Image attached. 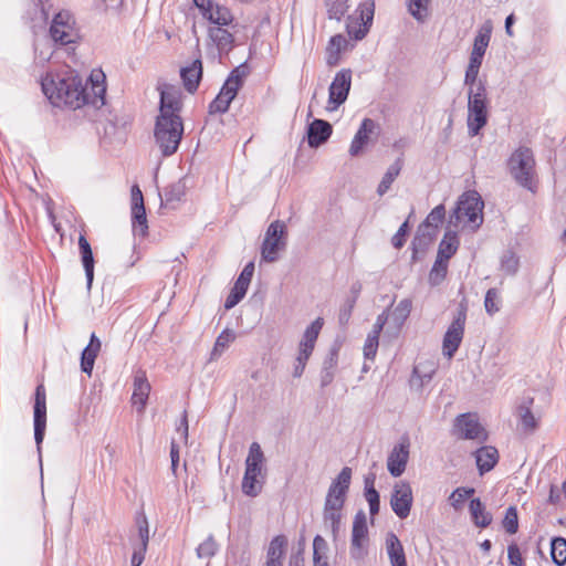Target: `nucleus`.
Instances as JSON below:
<instances>
[{
  "label": "nucleus",
  "mask_w": 566,
  "mask_h": 566,
  "mask_svg": "<svg viewBox=\"0 0 566 566\" xmlns=\"http://www.w3.org/2000/svg\"><path fill=\"white\" fill-rule=\"evenodd\" d=\"M533 398H528L517 408L523 430L528 433L534 432L538 427V422L531 410V405L533 403Z\"/></svg>",
  "instance_id": "nucleus-34"
},
{
  "label": "nucleus",
  "mask_w": 566,
  "mask_h": 566,
  "mask_svg": "<svg viewBox=\"0 0 566 566\" xmlns=\"http://www.w3.org/2000/svg\"><path fill=\"white\" fill-rule=\"evenodd\" d=\"M248 287L249 285L237 280L229 295L226 298L224 308L231 310L237 304H239L240 301L245 296Z\"/></svg>",
  "instance_id": "nucleus-42"
},
{
  "label": "nucleus",
  "mask_w": 566,
  "mask_h": 566,
  "mask_svg": "<svg viewBox=\"0 0 566 566\" xmlns=\"http://www.w3.org/2000/svg\"><path fill=\"white\" fill-rule=\"evenodd\" d=\"M491 39V28H482L474 39L472 52L473 55L484 56Z\"/></svg>",
  "instance_id": "nucleus-47"
},
{
  "label": "nucleus",
  "mask_w": 566,
  "mask_h": 566,
  "mask_svg": "<svg viewBox=\"0 0 566 566\" xmlns=\"http://www.w3.org/2000/svg\"><path fill=\"white\" fill-rule=\"evenodd\" d=\"M412 308V302L410 298L401 300L391 313V319L397 327L400 329L406 319L409 317Z\"/></svg>",
  "instance_id": "nucleus-39"
},
{
  "label": "nucleus",
  "mask_w": 566,
  "mask_h": 566,
  "mask_svg": "<svg viewBox=\"0 0 566 566\" xmlns=\"http://www.w3.org/2000/svg\"><path fill=\"white\" fill-rule=\"evenodd\" d=\"M150 392V384L146 377V373L138 369L134 376V390L132 395L133 405H139L138 411L145 409Z\"/></svg>",
  "instance_id": "nucleus-22"
},
{
  "label": "nucleus",
  "mask_w": 566,
  "mask_h": 566,
  "mask_svg": "<svg viewBox=\"0 0 566 566\" xmlns=\"http://www.w3.org/2000/svg\"><path fill=\"white\" fill-rule=\"evenodd\" d=\"M136 525L138 528V536L140 539L139 546H143V549H147L149 542V527L147 517L143 512L137 514Z\"/></svg>",
  "instance_id": "nucleus-53"
},
{
  "label": "nucleus",
  "mask_w": 566,
  "mask_h": 566,
  "mask_svg": "<svg viewBox=\"0 0 566 566\" xmlns=\"http://www.w3.org/2000/svg\"><path fill=\"white\" fill-rule=\"evenodd\" d=\"M102 343L95 333L91 334L90 342L81 354V370L87 376L92 375L95 359L101 350Z\"/></svg>",
  "instance_id": "nucleus-23"
},
{
  "label": "nucleus",
  "mask_w": 566,
  "mask_h": 566,
  "mask_svg": "<svg viewBox=\"0 0 566 566\" xmlns=\"http://www.w3.org/2000/svg\"><path fill=\"white\" fill-rule=\"evenodd\" d=\"M327 552V542L321 535H316L313 539V562L316 560V558L319 560L328 559Z\"/></svg>",
  "instance_id": "nucleus-58"
},
{
  "label": "nucleus",
  "mask_w": 566,
  "mask_h": 566,
  "mask_svg": "<svg viewBox=\"0 0 566 566\" xmlns=\"http://www.w3.org/2000/svg\"><path fill=\"white\" fill-rule=\"evenodd\" d=\"M409 438L403 437L389 453L387 459V469L394 478H398L405 472L409 460Z\"/></svg>",
  "instance_id": "nucleus-17"
},
{
  "label": "nucleus",
  "mask_w": 566,
  "mask_h": 566,
  "mask_svg": "<svg viewBox=\"0 0 566 566\" xmlns=\"http://www.w3.org/2000/svg\"><path fill=\"white\" fill-rule=\"evenodd\" d=\"M49 35L55 45L70 46L80 42L81 33L76 20L69 10H61L54 14Z\"/></svg>",
  "instance_id": "nucleus-6"
},
{
  "label": "nucleus",
  "mask_w": 566,
  "mask_h": 566,
  "mask_svg": "<svg viewBox=\"0 0 566 566\" xmlns=\"http://www.w3.org/2000/svg\"><path fill=\"white\" fill-rule=\"evenodd\" d=\"M203 18L209 22L217 24V27L229 25L233 21V15L230 9L218 3L212 4L210 10H206V12H203Z\"/></svg>",
  "instance_id": "nucleus-31"
},
{
  "label": "nucleus",
  "mask_w": 566,
  "mask_h": 566,
  "mask_svg": "<svg viewBox=\"0 0 566 566\" xmlns=\"http://www.w3.org/2000/svg\"><path fill=\"white\" fill-rule=\"evenodd\" d=\"M132 209L145 208L144 197L138 185H134L130 191Z\"/></svg>",
  "instance_id": "nucleus-64"
},
{
  "label": "nucleus",
  "mask_w": 566,
  "mask_h": 566,
  "mask_svg": "<svg viewBox=\"0 0 566 566\" xmlns=\"http://www.w3.org/2000/svg\"><path fill=\"white\" fill-rule=\"evenodd\" d=\"M429 0H408L409 13L419 22L424 21L428 15Z\"/></svg>",
  "instance_id": "nucleus-49"
},
{
  "label": "nucleus",
  "mask_w": 566,
  "mask_h": 566,
  "mask_svg": "<svg viewBox=\"0 0 566 566\" xmlns=\"http://www.w3.org/2000/svg\"><path fill=\"white\" fill-rule=\"evenodd\" d=\"M500 296L499 291L495 287L489 289L484 297L485 312L489 315H494L500 311Z\"/></svg>",
  "instance_id": "nucleus-51"
},
{
  "label": "nucleus",
  "mask_w": 566,
  "mask_h": 566,
  "mask_svg": "<svg viewBox=\"0 0 566 566\" xmlns=\"http://www.w3.org/2000/svg\"><path fill=\"white\" fill-rule=\"evenodd\" d=\"M484 201L475 190L467 191L460 196L457 207L450 214L449 224L458 228L461 222L475 232L483 223Z\"/></svg>",
  "instance_id": "nucleus-2"
},
{
  "label": "nucleus",
  "mask_w": 566,
  "mask_h": 566,
  "mask_svg": "<svg viewBox=\"0 0 566 566\" xmlns=\"http://www.w3.org/2000/svg\"><path fill=\"white\" fill-rule=\"evenodd\" d=\"M263 460L264 455L260 444L253 442L245 459V472L242 480V492L245 495L254 497L261 492L262 484L258 478L261 475Z\"/></svg>",
  "instance_id": "nucleus-7"
},
{
  "label": "nucleus",
  "mask_w": 566,
  "mask_h": 566,
  "mask_svg": "<svg viewBox=\"0 0 566 566\" xmlns=\"http://www.w3.org/2000/svg\"><path fill=\"white\" fill-rule=\"evenodd\" d=\"M432 379V373H426L423 375L420 374L417 367L412 370V376L409 380L410 388L416 391H421L426 385H428Z\"/></svg>",
  "instance_id": "nucleus-55"
},
{
  "label": "nucleus",
  "mask_w": 566,
  "mask_h": 566,
  "mask_svg": "<svg viewBox=\"0 0 566 566\" xmlns=\"http://www.w3.org/2000/svg\"><path fill=\"white\" fill-rule=\"evenodd\" d=\"M469 511L475 526L485 528L492 523V514L485 510V505L479 497L470 501Z\"/></svg>",
  "instance_id": "nucleus-30"
},
{
  "label": "nucleus",
  "mask_w": 566,
  "mask_h": 566,
  "mask_svg": "<svg viewBox=\"0 0 566 566\" xmlns=\"http://www.w3.org/2000/svg\"><path fill=\"white\" fill-rule=\"evenodd\" d=\"M409 233V223L405 221L398 229L397 233L391 239V244L396 249H401L406 243V237Z\"/></svg>",
  "instance_id": "nucleus-61"
},
{
  "label": "nucleus",
  "mask_w": 566,
  "mask_h": 566,
  "mask_svg": "<svg viewBox=\"0 0 566 566\" xmlns=\"http://www.w3.org/2000/svg\"><path fill=\"white\" fill-rule=\"evenodd\" d=\"M238 93L228 85H222L219 94L209 104V114H224L228 112L231 102L237 97Z\"/></svg>",
  "instance_id": "nucleus-27"
},
{
  "label": "nucleus",
  "mask_w": 566,
  "mask_h": 566,
  "mask_svg": "<svg viewBox=\"0 0 566 566\" xmlns=\"http://www.w3.org/2000/svg\"><path fill=\"white\" fill-rule=\"evenodd\" d=\"M208 35L220 53H229L232 50L234 36L222 27H210Z\"/></svg>",
  "instance_id": "nucleus-28"
},
{
  "label": "nucleus",
  "mask_w": 566,
  "mask_h": 566,
  "mask_svg": "<svg viewBox=\"0 0 566 566\" xmlns=\"http://www.w3.org/2000/svg\"><path fill=\"white\" fill-rule=\"evenodd\" d=\"M413 503L412 489L405 480L397 481L390 496V506L395 514L405 520L409 516Z\"/></svg>",
  "instance_id": "nucleus-15"
},
{
  "label": "nucleus",
  "mask_w": 566,
  "mask_h": 566,
  "mask_svg": "<svg viewBox=\"0 0 566 566\" xmlns=\"http://www.w3.org/2000/svg\"><path fill=\"white\" fill-rule=\"evenodd\" d=\"M323 325L324 321L322 317H317L314 322H312L311 325L305 329L300 344H306V346L314 348Z\"/></svg>",
  "instance_id": "nucleus-41"
},
{
  "label": "nucleus",
  "mask_w": 566,
  "mask_h": 566,
  "mask_svg": "<svg viewBox=\"0 0 566 566\" xmlns=\"http://www.w3.org/2000/svg\"><path fill=\"white\" fill-rule=\"evenodd\" d=\"M80 254H81V261H82V264H83V268L85 271L87 289L90 290L92 286V283H93V279H94L95 260H94L93 251H87V252H83Z\"/></svg>",
  "instance_id": "nucleus-54"
},
{
  "label": "nucleus",
  "mask_w": 566,
  "mask_h": 566,
  "mask_svg": "<svg viewBox=\"0 0 566 566\" xmlns=\"http://www.w3.org/2000/svg\"><path fill=\"white\" fill-rule=\"evenodd\" d=\"M488 124L486 87L479 81L475 87L468 92V130L470 136H476Z\"/></svg>",
  "instance_id": "nucleus-5"
},
{
  "label": "nucleus",
  "mask_w": 566,
  "mask_h": 566,
  "mask_svg": "<svg viewBox=\"0 0 566 566\" xmlns=\"http://www.w3.org/2000/svg\"><path fill=\"white\" fill-rule=\"evenodd\" d=\"M468 305L461 302L458 306L457 313L448 327L442 343L443 355L452 358L461 345L464 335V326L467 321Z\"/></svg>",
  "instance_id": "nucleus-10"
},
{
  "label": "nucleus",
  "mask_w": 566,
  "mask_h": 566,
  "mask_svg": "<svg viewBox=\"0 0 566 566\" xmlns=\"http://www.w3.org/2000/svg\"><path fill=\"white\" fill-rule=\"evenodd\" d=\"M352 480V469L344 467L331 483L324 507L328 511H342L346 501Z\"/></svg>",
  "instance_id": "nucleus-11"
},
{
  "label": "nucleus",
  "mask_w": 566,
  "mask_h": 566,
  "mask_svg": "<svg viewBox=\"0 0 566 566\" xmlns=\"http://www.w3.org/2000/svg\"><path fill=\"white\" fill-rule=\"evenodd\" d=\"M459 248V239L455 232L447 231L438 249L437 258L449 261Z\"/></svg>",
  "instance_id": "nucleus-33"
},
{
  "label": "nucleus",
  "mask_w": 566,
  "mask_h": 566,
  "mask_svg": "<svg viewBox=\"0 0 566 566\" xmlns=\"http://www.w3.org/2000/svg\"><path fill=\"white\" fill-rule=\"evenodd\" d=\"M286 226L283 221H273L265 232L261 247L262 259L266 262H275L280 251L286 247Z\"/></svg>",
  "instance_id": "nucleus-9"
},
{
  "label": "nucleus",
  "mask_w": 566,
  "mask_h": 566,
  "mask_svg": "<svg viewBox=\"0 0 566 566\" xmlns=\"http://www.w3.org/2000/svg\"><path fill=\"white\" fill-rule=\"evenodd\" d=\"M356 305L355 298H346L345 303L339 310L338 322L340 325H346L349 322L353 310Z\"/></svg>",
  "instance_id": "nucleus-60"
},
{
  "label": "nucleus",
  "mask_w": 566,
  "mask_h": 566,
  "mask_svg": "<svg viewBox=\"0 0 566 566\" xmlns=\"http://www.w3.org/2000/svg\"><path fill=\"white\" fill-rule=\"evenodd\" d=\"M375 127L376 124L371 118H365L361 122L360 127L354 136L349 147L350 156L356 157L363 151L364 147L368 144L369 136L374 133Z\"/></svg>",
  "instance_id": "nucleus-25"
},
{
  "label": "nucleus",
  "mask_w": 566,
  "mask_h": 566,
  "mask_svg": "<svg viewBox=\"0 0 566 566\" xmlns=\"http://www.w3.org/2000/svg\"><path fill=\"white\" fill-rule=\"evenodd\" d=\"M235 339V333L231 329H224L218 337L214 343V346L211 352V359L218 358L223 350Z\"/></svg>",
  "instance_id": "nucleus-44"
},
{
  "label": "nucleus",
  "mask_w": 566,
  "mask_h": 566,
  "mask_svg": "<svg viewBox=\"0 0 566 566\" xmlns=\"http://www.w3.org/2000/svg\"><path fill=\"white\" fill-rule=\"evenodd\" d=\"M509 170L521 187L535 193L537 184L535 177V158L531 148L520 147L509 158Z\"/></svg>",
  "instance_id": "nucleus-4"
},
{
  "label": "nucleus",
  "mask_w": 566,
  "mask_h": 566,
  "mask_svg": "<svg viewBox=\"0 0 566 566\" xmlns=\"http://www.w3.org/2000/svg\"><path fill=\"white\" fill-rule=\"evenodd\" d=\"M446 217V209L443 205L434 207L427 216L426 220L421 224H427L430 229L438 231L439 224L442 223Z\"/></svg>",
  "instance_id": "nucleus-52"
},
{
  "label": "nucleus",
  "mask_w": 566,
  "mask_h": 566,
  "mask_svg": "<svg viewBox=\"0 0 566 566\" xmlns=\"http://www.w3.org/2000/svg\"><path fill=\"white\" fill-rule=\"evenodd\" d=\"M33 426H34V440L39 455L41 457V446L45 436L46 428V395L42 384L38 385L34 392L33 406Z\"/></svg>",
  "instance_id": "nucleus-13"
},
{
  "label": "nucleus",
  "mask_w": 566,
  "mask_h": 566,
  "mask_svg": "<svg viewBox=\"0 0 566 566\" xmlns=\"http://www.w3.org/2000/svg\"><path fill=\"white\" fill-rule=\"evenodd\" d=\"M509 562L513 566H525V562L522 557L521 551L515 543H512L507 547Z\"/></svg>",
  "instance_id": "nucleus-62"
},
{
  "label": "nucleus",
  "mask_w": 566,
  "mask_h": 566,
  "mask_svg": "<svg viewBox=\"0 0 566 566\" xmlns=\"http://www.w3.org/2000/svg\"><path fill=\"white\" fill-rule=\"evenodd\" d=\"M102 81L94 80L93 75L83 83V78L72 73L66 76L57 75L51 82H43L42 90L50 102L55 106H67L77 109L83 106H92L99 109L105 105L106 85L104 74Z\"/></svg>",
  "instance_id": "nucleus-1"
},
{
  "label": "nucleus",
  "mask_w": 566,
  "mask_h": 566,
  "mask_svg": "<svg viewBox=\"0 0 566 566\" xmlns=\"http://www.w3.org/2000/svg\"><path fill=\"white\" fill-rule=\"evenodd\" d=\"M375 14V1L365 0L357 10L347 17L346 31L356 41L363 40L373 24Z\"/></svg>",
  "instance_id": "nucleus-8"
},
{
  "label": "nucleus",
  "mask_w": 566,
  "mask_h": 566,
  "mask_svg": "<svg viewBox=\"0 0 566 566\" xmlns=\"http://www.w3.org/2000/svg\"><path fill=\"white\" fill-rule=\"evenodd\" d=\"M338 350H339V348L337 346H333L329 349V353L323 363V368H325V370H327V369L335 370V368L337 366V361H338Z\"/></svg>",
  "instance_id": "nucleus-63"
},
{
  "label": "nucleus",
  "mask_w": 566,
  "mask_h": 566,
  "mask_svg": "<svg viewBox=\"0 0 566 566\" xmlns=\"http://www.w3.org/2000/svg\"><path fill=\"white\" fill-rule=\"evenodd\" d=\"M379 337L375 335H367L365 345H364V356L366 359H374L378 349Z\"/></svg>",
  "instance_id": "nucleus-59"
},
{
  "label": "nucleus",
  "mask_w": 566,
  "mask_h": 566,
  "mask_svg": "<svg viewBox=\"0 0 566 566\" xmlns=\"http://www.w3.org/2000/svg\"><path fill=\"white\" fill-rule=\"evenodd\" d=\"M187 179V176H185L165 188L166 203L178 202L181 200V198L186 195Z\"/></svg>",
  "instance_id": "nucleus-37"
},
{
  "label": "nucleus",
  "mask_w": 566,
  "mask_h": 566,
  "mask_svg": "<svg viewBox=\"0 0 566 566\" xmlns=\"http://www.w3.org/2000/svg\"><path fill=\"white\" fill-rule=\"evenodd\" d=\"M132 226L135 235L144 238L148 234V221L145 208L132 209Z\"/></svg>",
  "instance_id": "nucleus-38"
},
{
  "label": "nucleus",
  "mask_w": 566,
  "mask_h": 566,
  "mask_svg": "<svg viewBox=\"0 0 566 566\" xmlns=\"http://www.w3.org/2000/svg\"><path fill=\"white\" fill-rule=\"evenodd\" d=\"M386 551L391 566H408L403 546L394 532L386 536Z\"/></svg>",
  "instance_id": "nucleus-26"
},
{
  "label": "nucleus",
  "mask_w": 566,
  "mask_h": 566,
  "mask_svg": "<svg viewBox=\"0 0 566 566\" xmlns=\"http://www.w3.org/2000/svg\"><path fill=\"white\" fill-rule=\"evenodd\" d=\"M349 0H325V7L329 19L340 21L347 12Z\"/></svg>",
  "instance_id": "nucleus-43"
},
{
  "label": "nucleus",
  "mask_w": 566,
  "mask_h": 566,
  "mask_svg": "<svg viewBox=\"0 0 566 566\" xmlns=\"http://www.w3.org/2000/svg\"><path fill=\"white\" fill-rule=\"evenodd\" d=\"M352 86V71L343 69L337 72L328 88V104H332V109L337 108L348 97Z\"/></svg>",
  "instance_id": "nucleus-16"
},
{
  "label": "nucleus",
  "mask_w": 566,
  "mask_h": 566,
  "mask_svg": "<svg viewBox=\"0 0 566 566\" xmlns=\"http://www.w3.org/2000/svg\"><path fill=\"white\" fill-rule=\"evenodd\" d=\"M502 525L509 534H515L518 531V515L515 506L506 509Z\"/></svg>",
  "instance_id": "nucleus-50"
},
{
  "label": "nucleus",
  "mask_w": 566,
  "mask_h": 566,
  "mask_svg": "<svg viewBox=\"0 0 566 566\" xmlns=\"http://www.w3.org/2000/svg\"><path fill=\"white\" fill-rule=\"evenodd\" d=\"M518 256L511 250L504 251L501 258V271L507 275H515L518 271Z\"/></svg>",
  "instance_id": "nucleus-45"
},
{
  "label": "nucleus",
  "mask_w": 566,
  "mask_h": 566,
  "mask_svg": "<svg viewBox=\"0 0 566 566\" xmlns=\"http://www.w3.org/2000/svg\"><path fill=\"white\" fill-rule=\"evenodd\" d=\"M286 546L287 539L284 535L274 536L266 551L265 564H283Z\"/></svg>",
  "instance_id": "nucleus-29"
},
{
  "label": "nucleus",
  "mask_w": 566,
  "mask_h": 566,
  "mask_svg": "<svg viewBox=\"0 0 566 566\" xmlns=\"http://www.w3.org/2000/svg\"><path fill=\"white\" fill-rule=\"evenodd\" d=\"M402 164V159L397 158V160L389 166L381 181L378 185L377 193L379 196H384L390 189L391 184L395 181V179L399 176L401 171Z\"/></svg>",
  "instance_id": "nucleus-36"
},
{
  "label": "nucleus",
  "mask_w": 566,
  "mask_h": 566,
  "mask_svg": "<svg viewBox=\"0 0 566 566\" xmlns=\"http://www.w3.org/2000/svg\"><path fill=\"white\" fill-rule=\"evenodd\" d=\"M182 134L184 123L180 116L156 117L154 136L163 156H171L178 150Z\"/></svg>",
  "instance_id": "nucleus-3"
},
{
  "label": "nucleus",
  "mask_w": 566,
  "mask_h": 566,
  "mask_svg": "<svg viewBox=\"0 0 566 566\" xmlns=\"http://www.w3.org/2000/svg\"><path fill=\"white\" fill-rule=\"evenodd\" d=\"M250 74V66L247 62L234 67L228 75L223 85H228L229 88H234L238 93L243 86L244 80Z\"/></svg>",
  "instance_id": "nucleus-35"
},
{
  "label": "nucleus",
  "mask_w": 566,
  "mask_h": 566,
  "mask_svg": "<svg viewBox=\"0 0 566 566\" xmlns=\"http://www.w3.org/2000/svg\"><path fill=\"white\" fill-rule=\"evenodd\" d=\"M551 556L557 566L566 563V538L557 536L551 541Z\"/></svg>",
  "instance_id": "nucleus-40"
},
{
  "label": "nucleus",
  "mask_w": 566,
  "mask_h": 566,
  "mask_svg": "<svg viewBox=\"0 0 566 566\" xmlns=\"http://www.w3.org/2000/svg\"><path fill=\"white\" fill-rule=\"evenodd\" d=\"M218 549V544L212 535H209L208 538L202 542L197 547V556L199 558H210L214 556Z\"/></svg>",
  "instance_id": "nucleus-56"
},
{
  "label": "nucleus",
  "mask_w": 566,
  "mask_h": 566,
  "mask_svg": "<svg viewBox=\"0 0 566 566\" xmlns=\"http://www.w3.org/2000/svg\"><path fill=\"white\" fill-rule=\"evenodd\" d=\"M333 133L331 123L324 119H314L307 126V144L311 148H317L325 144Z\"/></svg>",
  "instance_id": "nucleus-19"
},
{
  "label": "nucleus",
  "mask_w": 566,
  "mask_h": 566,
  "mask_svg": "<svg viewBox=\"0 0 566 566\" xmlns=\"http://www.w3.org/2000/svg\"><path fill=\"white\" fill-rule=\"evenodd\" d=\"M448 272V261L437 258L429 273V282L431 285H439L446 277Z\"/></svg>",
  "instance_id": "nucleus-48"
},
{
  "label": "nucleus",
  "mask_w": 566,
  "mask_h": 566,
  "mask_svg": "<svg viewBox=\"0 0 566 566\" xmlns=\"http://www.w3.org/2000/svg\"><path fill=\"white\" fill-rule=\"evenodd\" d=\"M368 544L367 517L365 512L360 510L356 513L353 522L350 557L355 560H363L368 554Z\"/></svg>",
  "instance_id": "nucleus-12"
},
{
  "label": "nucleus",
  "mask_w": 566,
  "mask_h": 566,
  "mask_svg": "<svg viewBox=\"0 0 566 566\" xmlns=\"http://www.w3.org/2000/svg\"><path fill=\"white\" fill-rule=\"evenodd\" d=\"M475 490L473 488H457L449 496V501L451 506L458 511L461 510L463 503L467 499L471 497L474 494Z\"/></svg>",
  "instance_id": "nucleus-46"
},
{
  "label": "nucleus",
  "mask_w": 566,
  "mask_h": 566,
  "mask_svg": "<svg viewBox=\"0 0 566 566\" xmlns=\"http://www.w3.org/2000/svg\"><path fill=\"white\" fill-rule=\"evenodd\" d=\"M453 432L460 439L478 440L484 442L488 440V432L481 426L475 415L461 413L459 415L453 424Z\"/></svg>",
  "instance_id": "nucleus-14"
},
{
  "label": "nucleus",
  "mask_w": 566,
  "mask_h": 566,
  "mask_svg": "<svg viewBox=\"0 0 566 566\" xmlns=\"http://www.w3.org/2000/svg\"><path fill=\"white\" fill-rule=\"evenodd\" d=\"M323 518L325 523H331V530L334 539H336L339 528H340V521H342V513L340 511H328L326 507H324L323 511Z\"/></svg>",
  "instance_id": "nucleus-57"
},
{
  "label": "nucleus",
  "mask_w": 566,
  "mask_h": 566,
  "mask_svg": "<svg viewBox=\"0 0 566 566\" xmlns=\"http://www.w3.org/2000/svg\"><path fill=\"white\" fill-rule=\"evenodd\" d=\"M181 108L182 102L179 90L174 85L165 84L160 88L159 115L180 116Z\"/></svg>",
  "instance_id": "nucleus-18"
},
{
  "label": "nucleus",
  "mask_w": 566,
  "mask_h": 566,
  "mask_svg": "<svg viewBox=\"0 0 566 566\" xmlns=\"http://www.w3.org/2000/svg\"><path fill=\"white\" fill-rule=\"evenodd\" d=\"M438 232L436 229H430L427 224H419L416 235L411 242V261L417 262L418 253H426L430 244L434 241Z\"/></svg>",
  "instance_id": "nucleus-20"
},
{
  "label": "nucleus",
  "mask_w": 566,
  "mask_h": 566,
  "mask_svg": "<svg viewBox=\"0 0 566 566\" xmlns=\"http://www.w3.org/2000/svg\"><path fill=\"white\" fill-rule=\"evenodd\" d=\"M347 46V40L342 34L332 36L326 48V64L335 66L340 61V52Z\"/></svg>",
  "instance_id": "nucleus-32"
},
{
  "label": "nucleus",
  "mask_w": 566,
  "mask_h": 566,
  "mask_svg": "<svg viewBox=\"0 0 566 566\" xmlns=\"http://www.w3.org/2000/svg\"><path fill=\"white\" fill-rule=\"evenodd\" d=\"M479 473L483 475L490 472L499 462V451L493 446L479 448L474 453Z\"/></svg>",
  "instance_id": "nucleus-24"
},
{
  "label": "nucleus",
  "mask_w": 566,
  "mask_h": 566,
  "mask_svg": "<svg viewBox=\"0 0 566 566\" xmlns=\"http://www.w3.org/2000/svg\"><path fill=\"white\" fill-rule=\"evenodd\" d=\"M202 72L203 67L200 59H196L190 65L180 69V77L188 93L193 94L197 92L202 78Z\"/></svg>",
  "instance_id": "nucleus-21"
}]
</instances>
